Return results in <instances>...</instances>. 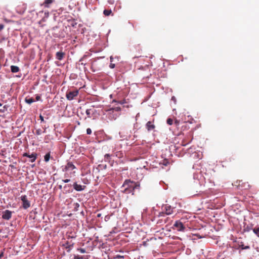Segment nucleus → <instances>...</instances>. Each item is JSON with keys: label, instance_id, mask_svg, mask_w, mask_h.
Here are the masks:
<instances>
[{"label": "nucleus", "instance_id": "nucleus-38", "mask_svg": "<svg viewBox=\"0 0 259 259\" xmlns=\"http://www.w3.org/2000/svg\"><path fill=\"white\" fill-rule=\"evenodd\" d=\"M122 257V256H120V255H117L116 258H121V257Z\"/></svg>", "mask_w": 259, "mask_h": 259}, {"label": "nucleus", "instance_id": "nucleus-37", "mask_svg": "<svg viewBox=\"0 0 259 259\" xmlns=\"http://www.w3.org/2000/svg\"><path fill=\"white\" fill-rule=\"evenodd\" d=\"M73 245H69L68 246H66V248H71Z\"/></svg>", "mask_w": 259, "mask_h": 259}, {"label": "nucleus", "instance_id": "nucleus-19", "mask_svg": "<svg viewBox=\"0 0 259 259\" xmlns=\"http://www.w3.org/2000/svg\"><path fill=\"white\" fill-rule=\"evenodd\" d=\"M253 231L257 235V237H259V227L254 228L253 229Z\"/></svg>", "mask_w": 259, "mask_h": 259}, {"label": "nucleus", "instance_id": "nucleus-10", "mask_svg": "<svg viewBox=\"0 0 259 259\" xmlns=\"http://www.w3.org/2000/svg\"><path fill=\"white\" fill-rule=\"evenodd\" d=\"M65 54L62 51L58 52L56 53V57L59 60H62L65 57Z\"/></svg>", "mask_w": 259, "mask_h": 259}, {"label": "nucleus", "instance_id": "nucleus-28", "mask_svg": "<svg viewBox=\"0 0 259 259\" xmlns=\"http://www.w3.org/2000/svg\"><path fill=\"white\" fill-rule=\"evenodd\" d=\"M115 64H113V63H110V65H109V67L111 69H113L115 67Z\"/></svg>", "mask_w": 259, "mask_h": 259}, {"label": "nucleus", "instance_id": "nucleus-45", "mask_svg": "<svg viewBox=\"0 0 259 259\" xmlns=\"http://www.w3.org/2000/svg\"><path fill=\"white\" fill-rule=\"evenodd\" d=\"M10 166L12 167H13V165H10Z\"/></svg>", "mask_w": 259, "mask_h": 259}, {"label": "nucleus", "instance_id": "nucleus-30", "mask_svg": "<svg viewBox=\"0 0 259 259\" xmlns=\"http://www.w3.org/2000/svg\"><path fill=\"white\" fill-rule=\"evenodd\" d=\"M41 98L39 96L37 95L36 97V101H39L40 100Z\"/></svg>", "mask_w": 259, "mask_h": 259}, {"label": "nucleus", "instance_id": "nucleus-5", "mask_svg": "<svg viewBox=\"0 0 259 259\" xmlns=\"http://www.w3.org/2000/svg\"><path fill=\"white\" fill-rule=\"evenodd\" d=\"M173 208L168 204L163 205L162 206V209L165 212L166 215H169L173 212Z\"/></svg>", "mask_w": 259, "mask_h": 259}, {"label": "nucleus", "instance_id": "nucleus-33", "mask_svg": "<svg viewBox=\"0 0 259 259\" xmlns=\"http://www.w3.org/2000/svg\"><path fill=\"white\" fill-rule=\"evenodd\" d=\"M250 230V229L247 226L244 229V230L246 231H249Z\"/></svg>", "mask_w": 259, "mask_h": 259}, {"label": "nucleus", "instance_id": "nucleus-9", "mask_svg": "<svg viewBox=\"0 0 259 259\" xmlns=\"http://www.w3.org/2000/svg\"><path fill=\"white\" fill-rule=\"evenodd\" d=\"M73 186L74 189L77 191H82L85 188V186L79 185L77 183H74L73 185Z\"/></svg>", "mask_w": 259, "mask_h": 259}, {"label": "nucleus", "instance_id": "nucleus-29", "mask_svg": "<svg viewBox=\"0 0 259 259\" xmlns=\"http://www.w3.org/2000/svg\"><path fill=\"white\" fill-rule=\"evenodd\" d=\"M62 181L64 182V183H68L69 182H70V179H65V180H63Z\"/></svg>", "mask_w": 259, "mask_h": 259}, {"label": "nucleus", "instance_id": "nucleus-23", "mask_svg": "<svg viewBox=\"0 0 259 259\" xmlns=\"http://www.w3.org/2000/svg\"><path fill=\"white\" fill-rule=\"evenodd\" d=\"M166 122L169 125H171L173 123V120L171 118H168L167 119V121H166Z\"/></svg>", "mask_w": 259, "mask_h": 259}, {"label": "nucleus", "instance_id": "nucleus-1", "mask_svg": "<svg viewBox=\"0 0 259 259\" xmlns=\"http://www.w3.org/2000/svg\"><path fill=\"white\" fill-rule=\"evenodd\" d=\"M121 188L123 189V193L125 194L132 193V195H134L135 189L140 188V184L130 179L125 180L121 186Z\"/></svg>", "mask_w": 259, "mask_h": 259}, {"label": "nucleus", "instance_id": "nucleus-35", "mask_svg": "<svg viewBox=\"0 0 259 259\" xmlns=\"http://www.w3.org/2000/svg\"><path fill=\"white\" fill-rule=\"evenodd\" d=\"M108 219H109V217L108 215H106L105 218V220L107 221Z\"/></svg>", "mask_w": 259, "mask_h": 259}, {"label": "nucleus", "instance_id": "nucleus-22", "mask_svg": "<svg viewBox=\"0 0 259 259\" xmlns=\"http://www.w3.org/2000/svg\"><path fill=\"white\" fill-rule=\"evenodd\" d=\"M91 109H87L86 110V114H87L88 116L89 117H91Z\"/></svg>", "mask_w": 259, "mask_h": 259}, {"label": "nucleus", "instance_id": "nucleus-43", "mask_svg": "<svg viewBox=\"0 0 259 259\" xmlns=\"http://www.w3.org/2000/svg\"><path fill=\"white\" fill-rule=\"evenodd\" d=\"M175 123L177 124H178L179 122H178L177 120H176V121H175Z\"/></svg>", "mask_w": 259, "mask_h": 259}, {"label": "nucleus", "instance_id": "nucleus-18", "mask_svg": "<svg viewBox=\"0 0 259 259\" xmlns=\"http://www.w3.org/2000/svg\"><path fill=\"white\" fill-rule=\"evenodd\" d=\"M239 247H240L242 249H246L249 248V246H244V245L242 243H241V244L239 245Z\"/></svg>", "mask_w": 259, "mask_h": 259}, {"label": "nucleus", "instance_id": "nucleus-4", "mask_svg": "<svg viewBox=\"0 0 259 259\" xmlns=\"http://www.w3.org/2000/svg\"><path fill=\"white\" fill-rule=\"evenodd\" d=\"M78 94V91L76 90L73 91H69L66 93V98L69 100H72Z\"/></svg>", "mask_w": 259, "mask_h": 259}, {"label": "nucleus", "instance_id": "nucleus-36", "mask_svg": "<svg viewBox=\"0 0 259 259\" xmlns=\"http://www.w3.org/2000/svg\"><path fill=\"white\" fill-rule=\"evenodd\" d=\"M101 215H102L101 213H98V214H97V216L98 218H100L101 217Z\"/></svg>", "mask_w": 259, "mask_h": 259}, {"label": "nucleus", "instance_id": "nucleus-12", "mask_svg": "<svg viewBox=\"0 0 259 259\" xmlns=\"http://www.w3.org/2000/svg\"><path fill=\"white\" fill-rule=\"evenodd\" d=\"M11 70L13 73H17L19 71L20 69L17 66L12 65L11 66Z\"/></svg>", "mask_w": 259, "mask_h": 259}, {"label": "nucleus", "instance_id": "nucleus-13", "mask_svg": "<svg viewBox=\"0 0 259 259\" xmlns=\"http://www.w3.org/2000/svg\"><path fill=\"white\" fill-rule=\"evenodd\" d=\"M54 0H45L43 5L45 7H49V5L53 3Z\"/></svg>", "mask_w": 259, "mask_h": 259}, {"label": "nucleus", "instance_id": "nucleus-31", "mask_svg": "<svg viewBox=\"0 0 259 259\" xmlns=\"http://www.w3.org/2000/svg\"><path fill=\"white\" fill-rule=\"evenodd\" d=\"M241 182H242V181H239L238 182V185H237V186H238V187H242V186H241V185L240 184V183H241ZM236 183H238V182H236Z\"/></svg>", "mask_w": 259, "mask_h": 259}, {"label": "nucleus", "instance_id": "nucleus-3", "mask_svg": "<svg viewBox=\"0 0 259 259\" xmlns=\"http://www.w3.org/2000/svg\"><path fill=\"white\" fill-rule=\"evenodd\" d=\"M20 199L22 202V207L24 209H26L30 206V202L28 200L26 195H22Z\"/></svg>", "mask_w": 259, "mask_h": 259}, {"label": "nucleus", "instance_id": "nucleus-21", "mask_svg": "<svg viewBox=\"0 0 259 259\" xmlns=\"http://www.w3.org/2000/svg\"><path fill=\"white\" fill-rule=\"evenodd\" d=\"M165 212L162 210V211L161 212H160L158 215V217H164L165 215Z\"/></svg>", "mask_w": 259, "mask_h": 259}, {"label": "nucleus", "instance_id": "nucleus-11", "mask_svg": "<svg viewBox=\"0 0 259 259\" xmlns=\"http://www.w3.org/2000/svg\"><path fill=\"white\" fill-rule=\"evenodd\" d=\"M146 127L148 131H151L155 128V126L151 121H148L146 124Z\"/></svg>", "mask_w": 259, "mask_h": 259}, {"label": "nucleus", "instance_id": "nucleus-24", "mask_svg": "<svg viewBox=\"0 0 259 259\" xmlns=\"http://www.w3.org/2000/svg\"><path fill=\"white\" fill-rule=\"evenodd\" d=\"M77 250L82 253L86 252L85 249L82 248H78Z\"/></svg>", "mask_w": 259, "mask_h": 259}, {"label": "nucleus", "instance_id": "nucleus-27", "mask_svg": "<svg viewBox=\"0 0 259 259\" xmlns=\"http://www.w3.org/2000/svg\"><path fill=\"white\" fill-rule=\"evenodd\" d=\"M87 134L88 135H91L92 134V130H91V128H87Z\"/></svg>", "mask_w": 259, "mask_h": 259}, {"label": "nucleus", "instance_id": "nucleus-16", "mask_svg": "<svg viewBox=\"0 0 259 259\" xmlns=\"http://www.w3.org/2000/svg\"><path fill=\"white\" fill-rule=\"evenodd\" d=\"M25 101L28 104H31L32 103L34 102V100L32 98H26L25 99Z\"/></svg>", "mask_w": 259, "mask_h": 259}, {"label": "nucleus", "instance_id": "nucleus-44", "mask_svg": "<svg viewBox=\"0 0 259 259\" xmlns=\"http://www.w3.org/2000/svg\"><path fill=\"white\" fill-rule=\"evenodd\" d=\"M160 220L157 222V223H160Z\"/></svg>", "mask_w": 259, "mask_h": 259}, {"label": "nucleus", "instance_id": "nucleus-40", "mask_svg": "<svg viewBox=\"0 0 259 259\" xmlns=\"http://www.w3.org/2000/svg\"><path fill=\"white\" fill-rule=\"evenodd\" d=\"M113 60L112 57H110V61L112 62Z\"/></svg>", "mask_w": 259, "mask_h": 259}, {"label": "nucleus", "instance_id": "nucleus-20", "mask_svg": "<svg viewBox=\"0 0 259 259\" xmlns=\"http://www.w3.org/2000/svg\"><path fill=\"white\" fill-rule=\"evenodd\" d=\"M161 163L164 166H167L169 164V162L167 159H165L163 160L162 162Z\"/></svg>", "mask_w": 259, "mask_h": 259}, {"label": "nucleus", "instance_id": "nucleus-8", "mask_svg": "<svg viewBox=\"0 0 259 259\" xmlns=\"http://www.w3.org/2000/svg\"><path fill=\"white\" fill-rule=\"evenodd\" d=\"M76 168L75 166L71 162H68L65 167L63 168V171H67L69 170H72Z\"/></svg>", "mask_w": 259, "mask_h": 259}, {"label": "nucleus", "instance_id": "nucleus-46", "mask_svg": "<svg viewBox=\"0 0 259 259\" xmlns=\"http://www.w3.org/2000/svg\"><path fill=\"white\" fill-rule=\"evenodd\" d=\"M1 161V160H0V162Z\"/></svg>", "mask_w": 259, "mask_h": 259}, {"label": "nucleus", "instance_id": "nucleus-2", "mask_svg": "<svg viewBox=\"0 0 259 259\" xmlns=\"http://www.w3.org/2000/svg\"><path fill=\"white\" fill-rule=\"evenodd\" d=\"M173 229L177 230L178 231L184 232L186 230V227L180 220H178L175 222L173 225Z\"/></svg>", "mask_w": 259, "mask_h": 259}, {"label": "nucleus", "instance_id": "nucleus-34", "mask_svg": "<svg viewBox=\"0 0 259 259\" xmlns=\"http://www.w3.org/2000/svg\"><path fill=\"white\" fill-rule=\"evenodd\" d=\"M190 142H188V143H184V142L183 141L182 142V145L183 146H186L188 143H189Z\"/></svg>", "mask_w": 259, "mask_h": 259}, {"label": "nucleus", "instance_id": "nucleus-15", "mask_svg": "<svg viewBox=\"0 0 259 259\" xmlns=\"http://www.w3.org/2000/svg\"><path fill=\"white\" fill-rule=\"evenodd\" d=\"M103 14L106 16H108L112 14V11L111 10H104Z\"/></svg>", "mask_w": 259, "mask_h": 259}, {"label": "nucleus", "instance_id": "nucleus-7", "mask_svg": "<svg viewBox=\"0 0 259 259\" xmlns=\"http://www.w3.org/2000/svg\"><path fill=\"white\" fill-rule=\"evenodd\" d=\"M37 154L36 153H33L31 154H29L27 153H24L23 154V156L27 157L29 158H30V161L31 162H33L35 161L37 158Z\"/></svg>", "mask_w": 259, "mask_h": 259}, {"label": "nucleus", "instance_id": "nucleus-6", "mask_svg": "<svg viewBox=\"0 0 259 259\" xmlns=\"http://www.w3.org/2000/svg\"><path fill=\"white\" fill-rule=\"evenodd\" d=\"M2 218L6 220H9L12 217V212L9 210H6L2 213Z\"/></svg>", "mask_w": 259, "mask_h": 259}, {"label": "nucleus", "instance_id": "nucleus-32", "mask_svg": "<svg viewBox=\"0 0 259 259\" xmlns=\"http://www.w3.org/2000/svg\"><path fill=\"white\" fill-rule=\"evenodd\" d=\"M39 118H40L41 121H44V117L41 115H39Z\"/></svg>", "mask_w": 259, "mask_h": 259}, {"label": "nucleus", "instance_id": "nucleus-26", "mask_svg": "<svg viewBox=\"0 0 259 259\" xmlns=\"http://www.w3.org/2000/svg\"><path fill=\"white\" fill-rule=\"evenodd\" d=\"M74 259H83L84 258L82 256H79L78 255L74 256Z\"/></svg>", "mask_w": 259, "mask_h": 259}, {"label": "nucleus", "instance_id": "nucleus-41", "mask_svg": "<svg viewBox=\"0 0 259 259\" xmlns=\"http://www.w3.org/2000/svg\"><path fill=\"white\" fill-rule=\"evenodd\" d=\"M0 112H4V111L3 110V109H1V110H0Z\"/></svg>", "mask_w": 259, "mask_h": 259}, {"label": "nucleus", "instance_id": "nucleus-25", "mask_svg": "<svg viewBox=\"0 0 259 259\" xmlns=\"http://www.w3.org/2000/svg\"><path fill=\"white\" fill-rule=\"evenodd\" d=\"M110 157V155L109 154H106L105 155V160L108 161Z\"/></svg>", "mask_w": 259, "mask_h": 259}, {"label": "nucleus", "instance_id": "nucleus-42", "mask_svg": "<svg viewBox=\"0 0 259 259\" xmlns=\"http://www.w3.org/2000/svg\"><path fill=\"white\" fill-rule=\"evenodd\" d=\"M3 256V253L0 254V259Z\"/></svg>", "mask_w": 259, "mask_h": 259}, {"label": "nucleus", "instance_id": "nucleus-14", "mask_svg": "<svg viewBox=\"0 0 259 259\" xmlns=\"http://www.w3.org/2000/svg\"><path fill=\"white\" fill-rule=\"evenodd\" d=\"M51 158V154L50 152L47 153L44 156V160L45 162H47L49 161Z\"/></svg>", "mask_w": 259, "mask_h": 259}, {"label": "nucleus", "instance_id": "nucleus-17", "mask_svg": "<svg viewBox=\"0 0 259 259\" xmlns=\"http://www.w3.org/2000/svg\"><path fill=\"white\" fill-rule=\"evenodd\" d=\"M46 130H45L43 133H45ZM42 133V130L40 128L37 129L35 132V134L37 136L41 135Z\"/></svg>", "mask_w": 259, "mask_h": 259}, {"label": "nucleus", "instance_id": "nucleus-39", "mask_svg": "<svg viewBox=\"0 0 259 259\" xmlns=\"http://www.w3.org/2000/svg\"><path fill=\"white\" fill-rule=\"evenodd\" d=\"M3 27H3V25H1V26H0V30H1V29H2L3 28Z\"/></svg>", "mask_w": 259, "mask_h": 259}]
</instances>
